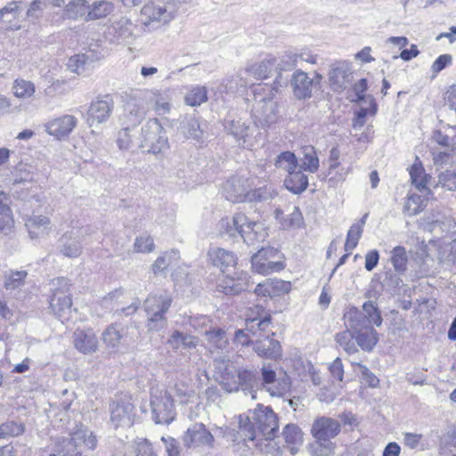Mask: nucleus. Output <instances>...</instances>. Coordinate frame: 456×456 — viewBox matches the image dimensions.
I'll return each instance as SVG.
<instances>
[{"instance_id": "nucleus-1", "label": "nucleus", "mask_w": 456, "mask_h": 456, "mask_svg": "<svg viewBox=\"0 0 456 456\" xmlns=\"http://www.w3.org/2000/svg\"><path fill=\"white\" fill-rule=\"evenodd\" d=\"M217 230L220 236L235 238L240 235L248 245L263 242L268 235L264 224L249 221L243 213L222 218L217 224Z\"/></svg>"}, {"instance_id": "nucleus-2", "label": "nucleus", "mask_w": 456, "mask_h": 456, "mask_svg": "<svg viewBox=\"0 0 456 456\" xmlns=\"http://www.w3.org/2000/svg\"><path fill=\"white\" fill-rule=\"evenodd\" d=\"M341 430L338 420L330 417L316 418L311 427V435L314 441L310 447L317 456H329L333 453L335 444L331 441Z\"/></svg>"}, {"instance_id": "nucleus-3", "label": "nucleus", "mask_w": 456, "mask_h": 456, "mask_svg": "<svg viewBox=\"0 0 456 456\" xmlns=\"http://www.w3.org/2000/svg\"><path fill=\"white\" fill-rule=\"evenodd\" d=\"M175 16L176 10L170 1L156 0L148 2L142 6L140 20L148 31H153L168 25Z\"/></svg>"}, {"instance_id": "nucleus-4", "label": "nucleus", "mask_w": 456, "mask_h": 456, "mask_svg": "<svg viewBox=\"0 0 456 456\" xmlns=\"http://www.w3.org/2000/svg\"><path fill=\"white\" fill-rule=\"evenodd\" d=\"M345 323L354 336V340L363 351L370 352L379 341V334L371 325H365L362 317L355 310L344 314Z\"/></svg>"}, {"instance_id": "nucleus-5", "label": "nucleus", "mask_w": 456, "mask_h": 456, "mask_svg": "<svg viewBox=\"0 0 456 456\" xmlns=\"http://www.w3.org/2000/svg\"><path fill=\"white\" fill-rule=\"evenodd\" d=\"M172 303V297L167 292L151 294L144 301V310L147 314V328L151 331H159L167 326L164 314Z\"/></svg>"}, {"instance_id": "nucleus-6", "label": "nucleus", "mask_w": 456, "mask_h": 456, "mask_svg": "<svg viewBox=\"0 0 456 456\" xmlns=\"http://www.w3.org/2000/svg\"><path fill=\"white\" fill-rule=\"evenodd\" d=\"M50 286L52 291L51 309L61 322H68L72 306L69 281L63 277H58L51 281Z\"/></svg>"}, {"instance_id": "nucleus-7", "label": "nucleus", "mask_w": 456, "mask_h": 456, "mask_svg": "<svg viewBox=\"0 0 456 456\" xmlns=\"http://www.w3.org/2000/svg\"><path fill=\"white\" fill-rule=\"evenodd\" d=\"M259 91L271 92V87L269 86H258V87L254 90L255 103L253 105L252 115L257 126L264 128L269 127L279 119L278 104L273 97L271 96L258 99L260 95Z\"/></svg>"}, {"instance_id": "nucleus-8", "label": "nucleus", "mask_w": 456, "mask_h": 456, "mask_svg": "<svg viewBox=\"0 0 456 456\" xmlns=\"http://www.w3.org/2000/svg\"><path fill=\"white\" fill-rule=\"evenodd\" d=\"M144 99L139 95L128 96L124 104V124L127 126L118 134V144L121 149L128 148L130 139L126 138L128 135V126H138L146 116V110L143 107Z\"/></svg>"}, {"instance_id": "nucleus-9", "label": "nucleus", "mask_w": 456, "mask_h": 456, "mask_svg": "<svg viewBox=\"0 0 456 456\" xmlns=\"http://www.w3.org/2000/svg\"><path fill=\"white\" fill-rule=\"evenodd\" d=\"M96 447V438L87 429H77L71 437L63 439L58 444V452L61 456H81L86 451Z\"/></svg>"}, {"instance_id": "nucleus-10", "label": "nucleus", "mask_w": 456, "mask_h": 456, "mask_svg": "<svg viewBox=\"0 0 456 456\" xmlns=\"http://www.w3.org/2000/svg\"><path fill=\"white\" fill-rule=\"evenodd\" d=\"M142 148H147L149 152L159 154L168 149L166 131L158 118H150L142 127Z\"/></svg>"}, {"instance_id": "nucleus-11", "label": "nucleus", "mask_w": 456, "mask_h": 456, "mask_svg": "<svg viewBox=\"0 0 456 456\" xmlns=\"http://www.w3.org/2000/svg\"><path fill=\"white\" fill-rule=\"evenodd\" d=\"M151 395V407L155 423H171L175 416L171 395L166 390L152 389Z\"/></svg>"}, {"instance_id": "nucleus-12", "label": "nucleus", "mask_w": 456, "mask_h": 456, "mask_svg": "<svg viewBox=\"0 0 456 456\" xmlns=\"http://www.w3.org/2000/svg\"><path fill=\"white\" fill-rule=\"evenodd\" d=\"M256 425L257 431L263 437L271 439L275 437L279 425L276 414L269 407L258 405L252 416Z\"/></svg>"}, {"instance_id": "nucleus-13", "label": "nucleus", "mask_w": 456, "mask_h": 456, "mask_svg": "<svg viewBox=\"0 0 456 456\" xmlns=\"http://www.w3.org/2000/svg\"><path fill=\"white\" fill-rule=\"evenodd\" d=\"M183 442L187 448H213L215 438L202 423H195L187 429Z\"/></svg>"}, {"instance_id": "nucleus-14", "label": "nucleus", "mask_w": 456, "mask_h": 456, "mask_svg": "<svg viewBox=\"0 0 456 456\" xmlns=\"http://www.w3.org/2000/svg\"><path fill=\"white\" fill-rule=\"evenodd\" d=\"M251 186L249 178L234 175L224 184L223 191L226 200L232 203L246 202Z\"/></svg>"}, {"instance_id": "nucleus-15", "label": "nucleus", "mask_w": 456, "mask_h": 456, "mask_svg": "<svg viewBox=\"0 0 456 456\" xmlns=\"http://www.w3.org/2000/svg\"><path fill=\"white\" fill-rule=\"evenodd\" d=\"M276 253L273 248H262L251 257L252 269L264 275L282 270L284 266L281 262L272 260Z\"/></svg>"}, {"instance_id": "nucleus-16", "label": "nucleus", "mask_w": 456, "mask_h": 456, "mask_svg": "<svg viewBox=\"0 0 456 456\" xmlns=\"http://www.w3.org/2000/svg\"><path fill=\"white\" fill-rule=\"evenodd\" d=\"M110 420L114 427L129 428L134 423V406L126 399H120L113 402L110 407Z\"/></svg>"}, {"instance_id": "nucleus-17", "label": "nucleus", "mask_w": 456, "mask_h": 456, "mask_svg": "<svg viewBox=\"0 0 456 456\" xmlns=\"http://www.w3.org/2000/svg\"><path fill=\"white\" fill-rule=\"evenodd\" d=\"M114 109V101L105 95L92 102L87 110V124L93 127L95 125L105 123L110 117Z\"/></svg>"}, {"instance_id": "nucleus-18", "label": "nucleus", "mask_w": 456, "mask_h": 456, "mask_svg": "<svg viewBox=\"0 0 456 456\" xmlns=\"http://www.w3.org/2000/svg\"><path fill=\"white\" fill-rule=\"evenodd\" d=\"M77 125V118L69 114L53 118L45 124V131L48 134L61 140L74 130Z\"/></svg>"}, {"instance_id": "nucleus-19", "label": "nucleus", "mask_w": 456, "mask_h": 456, "mask_svg": "<svg viewBox=\"0 0 456 456\" xmlns=\"http://www.w3.org/2000/svg\"><path fill=\"white\" fill-rule=\"evenodd\" d=\"M251 284L246 273H235V276H225L217 283L216 289L225 295H236L249 290Z\"/></svg>"}, {"instance_id": "nucleus-20", "label": "nucleus", "mask_w": 456, "mask_h": 456, "mask_svg": "<svg viewBox=\"0 0 456 456\" xmlns=\"http://www.w3.org/2000/svg\"><path fill=\"white\" fill-rule=\"evenodd\" d=\"M263 386L272 396H281L289 388V379L286 375L278 379L276 372L268 365L264 364L261 369Z\"/></svg>"}, {"instance_id": "nucleus-21", "label": "nucleus", "mask_w": 456, "mask_h": 456, "mask_svg": "<svg viewBox=\"0 0 456 456\" xmlns=\"http://www.w3.org/2000/svg\"><path fill=\"white\" fill-rule=\"evenodd\" d=\"M351 79L352 72L348 63L337 62L331 66L329 80L333 90H345L350 85Z\"/></svg>"}, {"instance_id": "nucleus-22", "label": "nucleus", "mask_w": 456, "mask_h": 456, "mask_svg": "<svg viewBox=\"0 0 456 456\" xmlns=\"http://www.w3.org/2000/svg\"><path fill=\"white\" fill-rule=\"evenodd\" d=\"M75 347L84 354L95 353L98 349V339L91 329L77 330L73 334Z\"/></svg>"}, {"instance_id": "nucleus-23", "label": "nucleus", "mask_w": 456, "mask_h": 456, "mask_svg": "<svg viewBox=\"0 0 456 456\" xmlns=\"http://www.w3.org/2000/svg\"><path fill=\"white\" fill-rule=\"evenodd\" d=\"M229 134H231L240 143L246 148L254 146L252 138L253 128L241 119L232 120L226 126Z\"/></svg>"}, {"instance_id": "nucleus-24", "label": "nucleus", "mask_w": 456, "mask_h": 456, "mask_svg": "<svg viewBox=\"0 0 456 456\" xmlns=\"http://www.w3.org/2000/svg\"><path fill=\"white\" fill-rule=\"evenodd\" d=\"M211 264L219 268L223 273L229 267H233L237 264V256L232 251L222 248H214L208 253Z\"/></svg>"}, {"instance_id": "nucleus-25", "label": "nucleus", "mask_w": 456, "mask_h": 456, "mask_svg": "<svg viewBox=\"0 0 456 456\" xmlns=\"http://www.w3.org/2000/svg\"><path fill=\"white\" fill-rule=\"evenodd\" d=\"M285 446L292 455H296L304 442V433L297 424H287L282 430Z\"/></svg>"}, {"instance_id": "nucleus-26", "label": "nucleus", "mask_w": 456, "mask_h": 456, "mask_svg": "<svg viewBox=\"0 0 456 456\" xmlns=\"http://www.w3.org/2000/svg\"><path fill=\"white\" fill-rule=\"evenodd\" d=\"M313 79L308 74L297 69L294 72L291 79V86L295 96L297 99L309 98L312 95Z\"/></svg>"}, {"instance_id": "nucleus-27", "label": "nucleus", "mask_w": 456, "mask_h": 456, "mask_svg": "<svg viewBox=\"0 0 456 456\" xmlns=\"http://www.w3.org/2000/svg\"><path fill=\"white\" fill-rule=\"evenodd\" d=\"M146 99L158 115L170 113L172 110V98L167 91L152 90Z\"/></svg>"}, {"instance_id": "nucleus-28", "label": "nucleus", "mask_w": 456, "mask_h": 456, "mask_svg": "<svg viewBox=\"0 0 456 456\" xmlns=\"http://www.w3.org/2000/svg\"><path fill=\"white\" fill-rule=\"evenodd\" d=\"M9 205L8 194L0 191V232L4 234L10 233L14 225L13 215Z\"/></svg>"}, {"instance_id": "nucleus-29", "label": "nucleus", "mask_w": 456, "mask_h": 456, "mask_svg": "<svg viewBox=\"0 0 456 456\" xmlns=\"http://www.w3.org/2000/svg\"><path fill=\"white\" fill-rule=\"evenodd\" d=\"M432 139L451 151L456 150V126L444 125L433 132Z\"/></svg>"}, {"instance_id": "nucleus-30", "label": "nucleus", "mask_w": 456, "mask_h": 456, "mask_svg": "<svg viewBox=\"0 0 456 456\" xmlns=\"http://www.w3.org/2000/svg\"><path fill=\"white\" fill-rule=\"evenodd\" d=\"M24 221L31 239L42 236L51 229V221L45 216H28Z\"/></svg>"}, {"instance_id": "nucleus-31", "label": "nucleus", "mask_w": 456, "mask_h": 456, "mask_svg": "<svg viewBox=\"0 0 456 456\" xmlns=\"http://www.w3.org/2000/svg\"><path fill=\"white\" fill-rule=\"evenodd\" d=\"M167 343L175 351L181 349L191 350L198 346L199 338L195 336L175 330L170 335Z\"/></svg>"}, {"instance_id": "nucleus-32", "label": "nucleus", "mask_w": 456, "mask_h": 456, "mask_svg": "<svg viewBox=\"0 0 456 456\" xmlns=\"http://www.w3.org/2000/svg\"><path fill=\"white\" fill-rule=\"evenodd\" d=\"M270 315L260 316L258 314L256 317H248L246 319V330L256 338L266 337L270 333Z\"/></svg>"}, {"instance_id": "nucleus-33", "label": "nucleus", "mask_w": 456, "mask_h": 456, "mask_svg": "<svg viewBox=\"0 0 456 456\" xmlns=\"http://www.w3.org/2000/svg\"><path fill=\"white\" fill-rule=\"evenodd\" d=\"M254 350L257 355L269 359H277L281 355V347L280 343L269 338V335L263 340H258L254 346Z\"/></svg>"}, {"instance_id": "nucleus-34", "label": "nucleus", "mask_w": 456, "mask_h": 456, "mask_svg": "<svg viewBox=\"0 0 456 456\" xmlns=\"http://www.w3.org/2000/svg\"><path fill=\"white\" fill-rule=\"evenodd\" d=\"M135 25L127 18L122 17L112 25V31L117 41L129 44L134 39Z\"/></svg>"}, {"instance_id": "nucleus-35", "label": "nucleus", "mask_w": 456, "mask_h": 456, "mask_svg": "<svg viewBox=\"0 0 456 456\" xmlns=\"http://www.w3.org/2000/svg\"><path fill=\"white\" fill-rule=\"evenodd\" d=\"M124 337V327L118 323L109 325L102 334V339L109 349L117 350Z\"/></svg>"}, {"instance_id": "nucleus-36", "label": "nucleus", "mask_w": 456, "mask_h": 456, "mask_svg": "<svg viewBox=\"0 0 456 456\" xmlns=\"http://www.w3.org/2000/svg\"><path fill=\"white\" fill-rule=\"evenodd\" d=\"M275 58L265 59L259 62L248 65L245 69L244 73L257 80L266 78L275 66Z\"/></svg>"}, {"instance_id": "nucleus-37", "label": "nucleus", "mask_w": 456, "mask_h": 456, "mask_svg": "<svg viewBox=\"0 0 456 456\" xmlns=\"http://www.w3.org/2000/svg\"><path fill=\"white\" fill-rule=\"evenodd\" d=\"M19 15V2H11L4 8L0 9V23L6 28L17 30L20 26L17 24L16 20Z\"/></svg>"}, {"instance_id": "nucleus-38", "label": "nucleus", "mask_w": 456, "mask_h": 456, "mask_svg": "<svg viewBox=\"0 0 456 456\" xmlns=\"http://www.w3.org/2000/svg\"><path fill=\"white\" fill-rule=\"evenodd\" d=\"M348 310H355L361 317L365 321V325L381 326L383 319L378 307L371 301H367L362 305V311H360L354 306L350 307Z\"/></svg>"}, {"instance_id": "nucleus-39", "label": "nucleus", "mask_w": 456, "mask_h": 456, "mask_svg": "<svg viewBox=\"0 0 456 456\" xmlns=\"http://www.w3.org/2000/svg\"><path fill=\"white\" fill-rule=\"evenodd\" d=\"M285 187L295 194H299L305 191L308 186L307 176L300 170H293L288 174L284 180Z\"/></svg>"}, {"instance_id": "nucleus-40", "label": "nucleus", "mask_w": 456, "mask_h": 456, "mask_svg": "<svg viewBox=\"0 0 456 456\" xmlns=\"http://www.w3.org/2000/svg\"><path fill=\"white\" fill-rule=\"evenodd\" d=\"M238 380L235 382L234 387L231 388L230 391H237L240 388L247 394V391L251 395L252 399H256L255 391L253 390L256 384L255 374L248 370H238L237 371Z\"/></svg>"}, {"instance_id": "nucleus-41", "label": "nucleus", "mask_w": 456, "mask_h": 456, "mask_svg": "<svg viewBox=\"0 0 456 456\" xmlns=\"http://www.w3.org/2000/svg\"><path fill=\"white\" fill-rule=\"evenodd\" d=\"M114 10L112 3L106 0L94 1L89 5L87 14L86 17V21L96 20L106 18Z\"/></svg>"}, {"instance_id": "nucleus-42", "label": "nucleus", "mask_w": 456, "mask_h": 456, "mask_svg": "<svg viewBox=\"0 0 456 456\" xmlns=\"http://www.w3.org/2000/svg\"><path fill=\"white\" fill-rule=\"evenodd\" d=\"M180 258L178 250L171 249L163 252L157 257L151 265V271L155 275H158L166 271L170 265L175 264Z\"/></svg>"}, {"instance_id": "nucleus-43", "label": "nucleus", "mask_w": 456, "mask_h": 456, "mask_svg": "<svg viewBox=\"0 0 456 456\" xmlns=\"http://www.w3.org/2000/svg\"><path fill=\"white\" fill-rule=\"evenodd\" d=\"M203 334L211 352L224 350L226 347L228 339L223 330L219 328L206 330Z\"/></svg>"}, {"instance_id": "nucleus-44", "label": "nucleus", "mask_w": 456, "mask_h": 456, "mask_svg": "<svg viewBox=\"0 0 456 456\" xmlns=\"http://www.w3.org/2000/svg\"><path fill=\"white\" fill-rule=\"evenodd\" d=\"M181 132L187 138L200 141L204 132L200 128L199 119L192 116H185L181 124Z\"/></svg>"}, {"instance_id": "nucleus-45", "label": "nucleus", "mask_w": 456, "mask_h": 456, "mask_svg": "<svg viewBox=\"0 0 456 456\" xmlns=\"http://www.w3.org/2000/svg\"><path fill=\"white\" fill-rule=\"evenodd\" d=\"M61 253L67 257H77L82 254L81 242L70 232L66 233L61 239Z\"/></svg>"}, {"instance_id": "nucleus-46", "label": "nucleus", "mask_w": 456, "mask_h": 456, "mask_svg": "<svg viewBox=\"0 0 456 456\" xmlns=\"http://www.w3.org/2000/svg\"><path fill=\"white\" fill-rule=\"evenodd\" d=\"M89 4L86 0H70L64 8V15L70 20L84 19L87 14Z\"/></svg>"}, {"instance_id": "nucleus-47", "label": "nucleus", "mask_w": 456, "mask_h": 456, "mask_svg": "<svg viewBox=\"0 0 456 456\" xmlns=\"http://www.w3.org/2000/svg\"><path fill=\"white\" fill-rule=\"evenodd\" d=\"M367 214L364 215L359 221L354 223L347 232L346 240L345 243V250L351 252L356 248L359 240L362 237L363 232V226L366 223Z\"/></svg>"}, {"instance_id": "nucleus-48", "label": "nucleus", "mask_w": 456, "mask_h": 456, "mask_svg": "<svg viewBox=\"0 0 456 456\" xmlns=\"http://www.w3.org/2000/svg\"><path fill=\"white\" fill-rule=\"evenodd\" d=\"M410 175L411 183L419 191L425 192L426 195L432 193L430 189L427 187L430 176L425 173L421 165L414 164L410 170Z\"/></svg>"}, {"instance_id": "nucleus-49", "label": "nucleus", "mask_w": 456, "mask_h": 456, "mask_svg": "<svg viewBox=\"0 0 456 456\" xmlns=\"http://www.w3.org/2000/svg\"><path fill=\"white\" fill-rule=\"evenodd\" d=\"M208 99V89L206 86H193L184 95V103L191 107H197L206 102Z\"/></svg>"}, {"instance_id": "nucleus-50", "label": "nucleus", "mask_w": 456, "mask_h": 456, "mask_svg": "<svg viewBox=\"0 0 456 456\" xmlns=\"http://www.w3.org/2000/svg\"><path fill=\"white\" fill-rule=\"evenodd\" d=\"M28 276L27 271H13L10 270L4 275V287L7 290H14L24 285L25 280Z\"/></svg>"}, {"instance_id": "nucleus-51", "label": "nucleus", "mask_w": 456, "mask_h": 456, "mask_svg": "<svg viewBox=\"0 0 456 456\" xmlns=\"http://www.w3.org/2000/svg\"><path fill=\"white\" fill-rule=\"evenodd\" d=\"M300 169L309 172L315 173L319 168V159L313 147H306L304 150V156L300 159L299 164Z\"/></svg>"}, {"instance_id": "nucleus-52", "label": "nucleus", "mask_w": 456, "mask_h": 456, "mask_svg": "<svg viewBox=\"0 0 456 456\" xmlns=\"http://www.w3.org/2000/svg\"><path fill=\"white\" fill-rule=\"evenodd\" d=\"M12 92L19 99H28L34 95L36 88L31 81L17 78L13 82Z\"/></svg>"}, {"instance_id": "nucleus-53", "label": "nucleus", "mask_w": 456, "mask_h": 456, "mask_svg": "<svg viewBox=\"0 0 456 456\" xmlns=\"http://www.w3.org/2000/svg\"><path fill=\"white\" fill-rule=\"evenodd\" d=\"M256 448L259 452L266 455L281 456L283 453L282 448L274 441V438L263 437L256 440Z\"/></svg>"}, {"instance_id": "nucleus-54", "label": "nucleus", "mask_w": 456, "mask_h": 456, "mask_svg": "<svg viewBox=\"0 0 456 456\" xmlns=\"http://www.w3.org/2000/svg\"><path fill=\"white\" fill-rule=\"evenodd\" d=\"M239 428L241 436L248 441H254L256 438V425L255 421H251L250 418L245 415H240L238 417Z\"/></svg>"}, {"instance_id": "nucleus-55", "label": "nucleus", "mask_w": 456, "mask_h": 456, "mask_svg": "<svg viewBox=\"0 0 456 456\" xmlns=\"http://www.w3.org/2000/svg\"><path fill=\"white\" fill-rule=\"evenodd\" d=\"M123 295V291L122 290H116L115 292L108 295L107 297H105L102 301V305H104L105 307H110V311H116V312H121L122 314H124L125 315H130V314H133L134 313L136 312L137 308H138V305L134 304V303H132L130 305H128L127 307H122V308H116L114 305H112L113 301L115 298H118L120 296Z\"/></svg>"}, {"instance_id": "nucleus-56", "label": "nucleus", "mask_w": 456, "mask_h": 456, "mask_svg": "<svg viewBox=\"0 0 456 456\" xmlns=\"http://www.w3.org/2000/svg\"><path fill=\"white\" fill-rule=\"evenodd\" d=\"M275 167L281 168L289 173L297 167L298 161L296 155L291 151H283L277 156L274 163Z\"/></svg>"}, {"instance_id": "nucleus-57", "label": "nucleus", "mask_w": 456, "mask_h": 456, "mask_svg": "<svg viewBox=\"0 0 456 456\" xmlns=\"http://www.w3.org/2000/svg\"><path fill=\"white\" fill-rule=\"evenodd\" d=\"M408 256L404 247L396 246L391 251V263L397 273H403L406 270Z\"/></svg>"}, {"instance_id": "nucleus-58", "label": "nucleus", "mask_w": 456, "mask_h": 456, "mask_svg": "<svg viewBox=\"0 0 456 456\" xmlns=\"http://www.w3.org/2000/svg\"><path fill=\"white\" fill-rule=\"evenodd\" d=\"M335 339L347 354H354L358 352L357 346L354 343V336L349 328H347L346 330L338 333Z\"/></svg>"}, {"instance_id": "nucleus-59", "label": "nucleus", "mask_w": 456, "mask_h": 456, "mask_svg": "<svg viewBox=\"0 0 456 456\" xmlns=\"http://www.w3.org/2000/svg\"><path fill=\"white\" fill-rule=\"evenodd\" d=\"M276 195L271 186H264L256 190L249 189L246 202H263L272 200Z\"/></svg>"}, {"instance_id": "nucleus-60", "label": "nucleus", "mask_w": 456, "mask_h": 456, "mask_svg": "<svg viewBox=\"0 0 456 456\" xmlns=\"http://www.w3.org/2000/svg\"><path fill=\"white\" fill-rule=\"evenodd\" d=\"M426 208V200L421 195L411 194L409 195L405 205L404 212L409 216H415L420 213Z\"/></svg>"}, {"instance_id": "nucleus-61", "label": "nucleus", "mask_w": 456, "mask_h": 456, "mask_svg": "<svg viewBox=\"0 0 456 456\" xmlns=\"http://www.w3.org/2000/svg\"><path fill=\"white\" fill-rule=\"evenodd\" d=\"M25 427L22 423L7 421L0 425V439H8L22 435Z\"/></svg>"}, {"instance_id": "nucleus-62", "label": "nucleus", "mask_w": 456, "mask_h": 456, "mask_svg": "<svg viewBox=\"0 0 456 456\" xmlns=\"http://www.w3.org/2000/svg\"><path fill=\"white\" fill-rule=\"evenodd\" d=\"M194 395L195 391L189 384L178 382L175 385L174 396L180 403H188Z\"/></svg>"}, {"instance_id": "nucleus-63", "label": "nucleus", "mask_w": 456, "mask_h": 456, "mask_svg": "<svg viewBox=\"0 0 456 456\" xmlns=\"http://www.w3.org/2000/svg\"><path fill=\"white\" fill-rule=\"evenodd\" d=\"M153 238L150 235L138 236L134 240V250L137 253H151L154 250Z\"/></svg>"}, {"instance_id": "nucleus-64", "label": "nucleus", "mask_w": 456, "mask_h": 456, "mask_svg": "<svg viewBox=\"0 0 456 456\" xmlns=\"http://www.w3.org/2000/svg\"><path fill=\"white\" fill-rule=\"evenodd\" d=\"M438 183L448 191H456V167L442 172L438 175Z\"/></svg>"}]
</instances>
